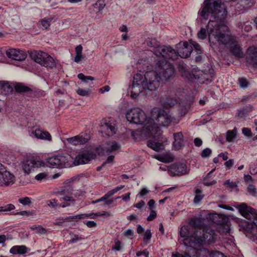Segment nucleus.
<instances>
[{"instance_id":"bb28decb","label":"nucleus","mask_w":257,"mask_h":257,"mask_svg":"<svg viewBox=\"0 0 257 257\" xmlns=\"http://www.w3.org/2000/svg\"><path fill=\"white\" fill-rule=\"evenodd\" d=\"M147 146L156 152H160L164 150V146L162 143L156 142L154 140L148 141Z\"/></svg>"},{"instance_id":"aec40b11","label":"nucleus","mask_w":257,"mask_h":257,"mask_svg":"<svg viewBox=\"0 0 257 257\" xmlns=\"http://www.w3.org/2000/svg\"><path fill=\"white\" fill-rule=\"evenodd\" d=\"M246 61L254 67H257V48L249 47L246 51Z\"/></svg>"},{"instance_id":"4c0bfd02","label":"nucleus","mask_w":257,"mask_h":257,"mask_svg":"<svg viewBox=\"0 0 257 257\" xmlns=\"http://www.w3.org/2000/svg\"><path fill=\"white\" fill-rule=\"evenodd\" d=\"M252 4V0H238V5L243 8L249 7Z\"/></svg>"},{"instance_id":"5701e85b","label":"nucleus","mask_w":257,"mask_h":257,"mask_svg":"<svg viewBox=\"0 0 257 257\" xmlns=\"http://www.w3.org/2000/svg\"><path fill=\"white\" fill-rule=\"evenodd\" d=\"M173 146L176 150H179L184 146V137L182 132L174 133Z\"/></svg>"},{"instance_id":"de8ad7c7","label":"nucleus","mask_w":257,"mask_h":257,"mask_svg":"<svg viewBox=\"0 0 257 257\" xmlns=\"http://www.w3.org/2000/svg\"><path fill=\"white\" fill-rule=\"evenodd\" d=\"M211 153V150L207 148L202 151L201 156L202 158H207L209 157Z\"/></svg>"},{"instance_id":"6e6d98bb","label":"nucleus","mask_w":257,"mask_h":257,"mask_svg":"<svg viewBox=\"0 0 257 257\" xmlns=\"http://www.w3.org/2000/svg\"><path fill=\"white\" fill-rule=\"evenodd\" d=\"M157 216V213L155 211L152 210L150 213V215L147 217L148 221H152L154 220Z\"/></svg>"},{"instance_id":"5fc2aeb1","label":"nucleus","mask_w":257,"mask_h":257,"mask_svg":"<svg viewBox=\"0 0 257 257\" xmlns=\"http://www.w3.org/2000/svg\"><path fill=\"white\" fill-rule=\"evenodd\" d=\"M48 205L51 208H56L58 206L55 199L48 201Z\"/></svg>"},{"instance_id":"bf43d9fd","label":"nucleus","mask_w":257,"mask_h":257,"mask_svg":"<svg viewBox=\"0 0 257 257\" xmlns=\"http://www.w3.org/2000/svg\"><path fill=\"white\" fill-rule=\"evenodd\" d=\"M149 252L147 249L144 250L142 251H138L136 253V255L137 256H140L141 255H144L145 257H149Z\"/></svg>"},{"instance_id":"69168bd1","label":"nucleus","mask_w":257,"mask_h":257,"mask_svg":"<svg viewBox=\"0 0 257 257\" xmlns=\"http://www.w3.org/2000/svg\"><path fill=\"white\" fill-rule=\"evenodd\" d=\"M114 158V156L111 155V156H108V158H107L106 160L103 163V165H106V164L110 163H113Z\"/></svg>"},{"instance_id":"3c124183","label":"nucleus","mask_w":257,"mask_h":257,"mask_svg":"<svg viewBox=\"0 0 257 257\" xmlns=\"http://www.w3.org/2000/svg\"><path fill=\"white\" fill-rule=\"evenodd\" d=\"M112 249L116 251H119L121 249V242L117 240L115 241V244L112 246Z\"/></svg>"},{"instance_id":"0e129e2a","label":"nucleus","mask_w":257,"mask_h":257,"mask_svg":"<svg viewBox=\"0 0 257 257\" xmlns=\"http://www.w3.org/2000/svg\"><path fill=\"white\" fill-rule=\"evenodd\" d=\"M224 184L228 185L229 186V187H230L231 188H234L236 187L237 186L235 183L233 182H230V181L229 180H226Z\"/></svg>"},{"instance_id":"20e7f679","label":"nucleus","mask_w":257,"mask_h":257,"mask_svg":"<svg viewBox=\"0 0 257 257\" xmlns=\"http://www.w3.org/2000/svg\"><path fill=\"white\" fill-rule=\"evenodd\" d=\"M198 14L201 18L207 20L210 15V20L213 25L221 23L225 19L227 14L225 6L221 0H204L203 6Z\"/></svg>"},{"instance_id":"72a5a7b5","label":"nucleus","mask_w":257,"mask_h":257,"mask_svg":"<svg viewBox=\"0 0 257 257\" xmlns=\"http://www.w3.org/2000/svg\"><path fill=\"white\" fill-rule=\"evenodd\" d=\"M31 229L35 230L36 233L40 235L45 234L47 232L46 229L41 225H33L31 227Z\"/></svg>"},{"instance_id":"393cba45","label":"nucleus","mask_w":257,"mask_h":257,"mask_svg":"<svg viewBox=\"0 0 257 257\" xmlns=\"http://www.w3.org/2000/svg\"><path fill=\"white\" fill-rule=\"evenodd\" d=\"M34 134L36 138L39 139L45 140L49 141L52 139L51 136L49 132L42 131L40 129H36L34 132Z\"/></svg>"},{"instance_id":"2eb2a0df","label":"nucleus","mask_w":257,"mask_h":257,"mask_svg":"<svg viewBox=\"0 0 257 257\" xmlns=\"http://www.w3.org/2000/svg\"><path fill=\"white\" fill-rule=\"evenodd\" d=\"M73 188L70 185L65 186L61 191L56 193L57 196L61 201L75 202V200L70 196L73 193Z\"/></svg>"},{"instance_id":"e2e57ef3","label":"nucleus","mask_w":257,"mask_h":257,"mask_svg":"<svg viewBox=\"0 0 257 257\" xmlns=\"http://www.w3.org/2000/svg\"><path fill=\"white\" fill-rule=\"evenodd\" d=\"M233 159H230L228 161H226L224 163V165L228 169H230L233 166Z\"/></svg>"},{"instance_id":"f257e3e1","label":"nucleus","mask_w":257,"mask_h":257,"mask_svg":"<svg viewBox=\"0 0 257 257\" xmlns=\"http://www.w3.org/2000/svg\"><path fill=\"white\" fill-rule=\"evenodd\" d=\"M175 75V69L172 63L166 60L159 61L156 65L155 72L147 71L144 76L139 73L135 75L132 85L129 87L131 96L136 98L144 90L155 91L160 85L158 78L165 82L172 80Z\"/></svg>"},{"instance_id":"dca6fc26","label":"nucleus","mask_w":257,"mask_h":257,"mask_svg":"<svg viewBox=\"0 0 257 257\" xmlns=\"http://www.w3.org/2000/svg\"><path fill=\"white\" fill-rule=\"evenodd\" d=\"M172 96L173 98H166L163 102V105L166 107H171L175 105L178 102V99L180 100L182 98L180 97L182 96V90L180 88L173 89L171 91Z\"/></svg>"},{"instance_id":"ddd939ff","label":"nucleus","mask_w":257,"mask_h":257,"mask_svg":"<svg viewBox=\"0 0 257 257\" xmlns=\"http://www.w3.org/2000/svg\"><path fill=\"white\" fill-rule=\"evenodd\" d=\"M240 214L247 219H257V212L255 210L246 203H242L235 207Z\"/></svg>"},{"instance_id":"7ed1b4c3","label":"nucleus","mask_w":257,"mask_h":257,"mask_svg":"<svg viewBox=\"0 0 257 257\" xmlns=\"http://www.w3.org/2000/svg\"><path fill=\"white\" fill-rule=\"evenodd\" d=\"M172 122V117L169 111L163 109L154 107L151 112V117L146 124V130L149 136H156L160 134V126L168 127Z\"/></svg>"},{"instance_id":"473e14b6","label":"nucleus","mask_w":257,"mask_h":257,"mask_svg":"<svg viewBox=\"0 0 257 257\" xmlns=\"http://www.w3.org/2000/svg\"><path fill=\"white\" fill-rule=\"evenodd\" d=\"M6 55L7 57L11 60L16 61V49H9L6 51Z\"/></svg>"},{"instance_id":"4468645a","label":"nucleus","mask_w":257,"mask_h":257,"mask_svg":"<svg viewBox=\"0 0 257 257\" xmlns=\"http://www.w3.org/2000/svg\"><path fill=\"white\" fill-rule=\"evenodd\" d=\"M96 157L95 154L87 150H83L76 156L74 163L75 165L88 163Z\"/></svg>"},{"instance_id":"49530a36","label":"nucleus","mask_w":257,"mask_h":257,"mask_svg":"<svg viewBox=\"0 0 257 257\" xmlns=\"http://www.w3.org/2000/svg\"><path fill=\"white\" fill-rule=\"evenodd\" d=\"M83 239V238L77 234H72L71 235V238L69 240V242L71 243H74L78 241H80Z\"/></svg>"},{"instance_id":"412c9836","label":"nucleus","mask_w":257,"mask_h":257,"mask_svg":"<svg viewBox=\"0 0 257 257\" xmlns=\"http://www.w3.org/2000/svg\"><path fill=\"white\" fill-rule=\"evenodd\" d=\"M14 89L16 90V84L12 85L8 81H0V93L7 95L11 93Z\"/></svg>"},{"instance_id":"e433bc0d","label":"nucleus","mask_w":257,"mask_h":257,"mask_svg":"<svg viewBox=\"0 0 257 257\" xmlns=\"http://www.w3.org/2000/svg\"><path fill=\"white\" fill-rule=\"evenodd\" d=\"M30 250V248L27 247L25 245H17V254H24Z\"/></svg>"},{"instance_id":"a18cd8bd","label":"nucleus","mask_w":257,"mask_h":257,"mask_svg":"<svg viewBox=\"0 0 257 257\" xmlns=\"http://www.w3.org/2000/svg\"><path fill=\"white\" fill-rule=\"evenodd\" d=\"M52 19H44L41 21V24L44 29H47L50 26V22Z\"/></svg>"},{"instance_id":"a211bd4d","label":"nucleus","mask_w":257,"mask_h":257,"mask_svg":"<svg viewBox=\"0 0 257 257\" xmlns=\"http://www.w3.org/2000/svg\"><path fill=\"white\" fill-rule=\"evenodd\" d=\"M168 170L172 175H183L187 173V167L184 163L173 164L168 166Z\"/></svg>"},{"instance_id":"c03bdc74","label":"nucleus","mask_w":257,"mask_h":257,"mask_svg":"<svg viewBox=\"0 0 257 257\" xmlns=\"http://www.w3.org/2000/svg\"><path fill=\"white\" fill-rule=\"evenodd\" d=\"M238 84L240 87L242 88H246L248 86V83L245 78H240L238 80Z\"/></svg>"},{"instance_id":"6e6552de","label":"nucleus","mask_w":257,"mask_h":257,"mask_svg":"<svg viewBox=\"0 0 257 257\" xmlns=\"http://www.w3.org/2000/svg\"><path fill=\"white\" fill-rule=\"evenodd\" d=\"M32 60L42 66L51 68L56 67L54 59L47 53L42 51H34L29 53Z\"/></svg>"},{"instance_id":"a19ab883","label":"nucleus","mask_w":257,"mask_h":257,"mask_svg":"<svg viewBox=\"0 0 257 257\" xmlns=\"http://www.w3.org/2000/svg\"><path fill=\"white\" fill-rule=\"evenodd\" d=\"M77 93L82 96H88L91 93L90 89L84 90L82 88H78L76 91Z\"/></svg>"},{"instance_id":"338daca9","label":"nucleus","mask_w":257,"mask_h":257,"mask_svg":"<svg viewBox=\"0 0 257 257\" xmlns=\"http://www.w3.org/2000/svg\"><path fill=\"white\" fill-rule=\"evenodd\" d=\"M194 143L195 145L197 147H200L202 145V140L198 138H196L194 139Z\"/></svg>"},{"instance_id":"603ef678","label":"nucleus","mask_w":257,"mask_h":257,"mask_svg":"<svg viewBox=\"0 0 257 257\" xmlns=\"http://www.w3.org/2000/svg\"><path fill=\"white\" fill-rule=\"evenodd\" d=\"M33 214H34V213L32 211H22L17 212V215H21L22 216H30L33 215Z\"/></svg>"},{"instance_id":"1a4fd4ad","label":"nucleus","mask_w":257,"mask_h":257,"mask_svg":"<svg viewBox=\"0 0 257 257\" xmlns=\"http://www.w3.org/2000/svg\"><path fill=\"white\" fill-rule=\"evenodd\" d=\"M126 118L131 123L145 124V128H146V124L147 123L148 119H147L145 113L142 109L135 107L128 110L126 113Z\"/></svg>"},{"instance_id":"a878e982","label":"nucleus","mask_w":257,"mask_h":257,"mask_svg":"<svg viewBox=\"0 0 257 257\" xmlns=\"http://www.w3.org/2000/svg\"><path fill=\"white\" fill-rule=\"evenodd\" d=\"M120 148L119 144L116 142H112L107 144L106 146L104 148L103 151L108 155L113 151L118 150Z\"/></svg>"},{"instance_id":"37998d69","label":"nucleus","mask_w":257,"mask_h":257,"mask_svg":"<svg viewBox=\"0 0 257 257\" xmlns=\"http://www.w3.org/2000/svg\"><path fill=\"white\" fill-rule=\"evenodd\" d=\"M19 202L21 203L23 205H28L30 206L32 203L31 199L28 197H25L21 198L19 199Z\"/></svg>"},{"instance_id":"f03ea898","label":"nucleus","mask_w":257,"mask_h":257,"mask_svg":"<svg viewBox=\"0 0 257 257\" xmlns=\"http://www.w3.org/2000/svg\"><path fill=\"white\" fill-rule=\"evenodd\" d=\"M206 27L209 43L212 47L217 42L219 45H223L229 47L230 52L235 57H243L242 48L236 42L235 38L231 35H225L224 33L225 26L221 23L213 25L211 21L208 22Z\"/></svg>"},{"instance_id":"423d86ee","label":"nucleus","mask_w":257,"mask_h":257,"mask_svg":"<svg viewBox=\"0 0 257 257\" xmlns=\"http://www.w3.org/2000/svg\"><path fill=\"white\" fill-rule=\"evenodd\" d=\"M205 226L202 220L198 218L191 219L189 225H183L180 229V235L184 238H194L199 233H201V231Z\"/></svg>"},{"instance_id":"9d476101","label":"nucleus","mask_w":257,"mask_h":257,"mask_svg":"<svg viewBox=\"0 0 257 257\" xmlns=\"http://www.w3.org/2000/svg\"><path fill=\"white\" fill-rule=\"evenodd\" d=\"M70 159V156L68 154L58 155L49 157L47 159V162L49 167L63 168L70 165L69 162Z\"/></svg>"},{"instance_id":"f3484780","label":"nucleus","mask_w":257,"mask_h":257,"mask_svg":"<svg viewBox=\"0 0 257 257\" xmlns=\"http://www.w3.org/2000/svg\"><path fill=\"white\" fill-rule=\"evenodd\" d=\"M2 164L0 163V167ZM14 176L4 169H0V186H9L14 183Z\"/></svg>"},{"instance_id":"680f3d73","label":"nucleus","mask_w":257,"mask_h":257,"mask_svg":"<svg viewBox=\"0 0 257 257\" xmlns=\"http://www.w3.org/2000/svg\"><path fill=\"white\" fill-rule=\"evenodd\" d=\"M75 202H71L69 201H65V202L62 203L59 205L60 207H62V208H65L67 206H69L70 205H74Z\"/></svg>"},{"instance_id":"ea45409f","label":"nucleus","mask_w":257,"mask_h":257,"mask_svg":"<svg viewBox=\"0 0 257 257\" xmlns=\"http://www.w3.org/2000/svg\"><path fill=\"white\" fill-rule=\"evenodd\" d=\"M77 77L84 83H86L88 80L92 81L94 79V77L91 76H85L83 73L78 74Z\"/></svg>"},{"instance_id":"0eeeda50","label":"nucleus","mask_w":257,"mask_h":257,"mask_svg":"<svg viewBox=\"0 0 257 257\" xmlns=\"http://www.w3.org/2000/svg\"><path fill=\"white\" fill-rule=\"evenodd\" d=\"M147 45L153 48L152 51L157 56H162L165 59H174L177 57L172 47L169 46H160L155 39H152L147 41Z\"/></svg>"},{"instance_id":"39448f33","label":"nucleus","mask_w":257,"mask_h":257,"mask_svg":"<svg viewBox=\"0 0 257 257\" xmlns=\"http://www.w3.org/2000/svg\"><path fill=\"white\" fill-rule=\"evenodd\" d=\"M215 231L211 227L206 226L201 231V234H198L194 238H184L183 243L186 246V248L193 251V255L198 254V250L197 247L201 245L209 244L213 243L216 239Z\"/></svg>"},{"instance_id":"052dcab7","label":"nucleus","mask_w":257,"mask_h":257,"mask_svg":"<svg viewBox=\"0 0 257 257\" xmlns=\"http://www.w3.org/2000/svg\"><path fill=\"white\" fill-rule=\"evenodd\" d=\"M145 205V203L144 201L142 200L139 203L134 205V207H136L139 209H141Z\"/></svg>"},{"instance_id":"79ce46f5","label":"nucleus","mask_w":257,"mask_h":257,"mask_svg":"<svg viewBox=\"0 0 257 257\" xmlns=\"http://www.w3.org/2000/svg\"><path fill=\"white\" fill-rule=\"evenodd\" d=\"M198 37L202 40H204L207 37V32L205 28H201L197 33Z\"/></svg>"},{"instance_id":"6ab92c4d","label":"nucleus","mask_w":257,"mask_h":257,"mask_svg":"<svg viewBox=\"0 0 257 257\" xmlns=\"http://www.w3.org/2000/svg\"><path fill=\"white\" fill-rule=\"evenodd\" d=\"M21 95L26 97H32L34 95L33 90L22 83H17V99Z\"/></svg>"},{"instance_id":"f704fd0d","label":"nucleus","mask_w":257,"mask_h":257,"mask_svg":"<svg viewBox=\"0 0 257 257\" xmlns=\"http://www.w3.org/2000/svg\"><path fill=\"white\" fill-rule=\"evenodd\" d=\"M27 57L26 52L22 50L17 49V62L24 61Z\"/></svg>"},{"instance_id":"13d9d810","label":"nucleus","mask_w":257,"mask_h":257,"mask_svg":"<svg viewBox=\"0 0 257 257\" xmlns=\"http://www.w3.org/2000/svg\"><path fill=\"white\" fill-rule=\"evenodd\" d=\"M130 195H131V193H128L125 194L124 195H122L120 197H117L116 198V199H119V198H122V199L124 201L127 202V201H129L130 199Z\"/></svg>"},{"instance_id":"cd10ccee","label":"nucleus","mask_w":257,"mask_h":257,"mask_svg":"<svg viewBox=\"0 0 257 257\" xmlns=\"http://www.w3.org/2000/svg\"><path fill=\"white\" fill-rule=\"evenodd\" d=\"M237 128L234 127L232 130H228L226 134V141L227 142H231L235 139L237 135Z\"/></svg>"},{"instance_id":"774afa93","label":"nucleus","mask_w":257,"mask_h":257,"mask_svg":"<svg viewBox=\"0 0 257 257\" xmlns=\"http://www.w3.org/2000/svg\"><path fill=\"white\" fill-rule=\"evenodd\" d=\"M85 224L87 227L91 228L95 227L96 225V223L93 221H87L86 222Z\"/></svg>"},{"instance_id":"f8f14e48","label":"nucleus","mask_w":257,"mask_h":257,"mask_svg":"<svg viewBox=\"0 0 257 257\" xmlns=\"http://www.w3.org/2000/svg\"><path fill=\"white\" fill-rule=\"evenodd\" d=\"M176 46L177 50L176 51L174 49V51L177 55V57L175 59H172V60L177 59L179 56L181 58H186L190 56L191 53L192 52V45H190L189 42H184L183 44L180 43Z\"/></svg>"},{"instance_id":"58836bf2","label":"nucleus","mask_w":257,"mask_h":257,"mask_svg":"<svg viewBox=\"0 0 257 257\" xmlns=\"http://www.w3.org/2000/svg\"><path fill=\"white\" fill-rule=\"evenodd\" d=\"M190 45H192V48H194L197 54L202 53V49L200 46L196 42L191 40L189 41Z\"/></svg>"},{"instance_id":"c9c22d12","label":"nucleus","mask_w":257,"mask_h":257,"mask_svg":"<svg viewBox=\"0 0 257 257\" xmlns=\"http://www.w3.org/2000/svg\"><path fill=\"white\" fill-rule=\"evenodd\" d=\"M91 215V214H81L75 216H70L65 218L66 220L70 219H80L88 217Z\"/></svg>"},{"instance_id":"4d7b16f0","label":"nucleus","mask_w":257,"mask_h":257,"mask_svg":"<svg viewBox=\"0 0 257 257\" xmlns=\"http://www.w3.org/2000/svg\"><path fill=\"white\" fill-rule=\"evenodd\" d=\"M152 237V233L151 232L150 229H147L144 235V239H146L147 240H150Z\"/></svg>"},{"instance_id":"8fccbe9b","label":"nucleus","mask_w":257,"mask_h":257,"mask_svg":"<svg viewBox=\"0 0 257 257\" xmlns=\"http://www.w3.org/2000/svg\"><path fill=\"white\" fill-rule=\"evenodd\" d=\"M47 175V174L46 173L42 172V173H40L38 174V175H37L35 177V178L37 181H41L43 179L45 178L46 177Z\"/></svg>"},{"instance_id":"09e8293b","label":"nucleus","mask_w":257,"mask_h":257,"mask_svg":"<svg viewBox=\"0 0 257 257\" xmlns=\"http://www.w3.org/2000/svg\"><path fill=\"white\" fill-rule=\"evenodd\" d=\"M242 133L245 136L248 137H251L253 136L251 130L247 127H243L242 128Z\"/></svg>"},{"instance_id":"4be33fe9","label":"nucleus","mask_w":257,"mask_h":257,"mask_svg":"<svg viewBox=\"0 0 257 257\" xmlns=\"http://www.w3.org/2000/svg\"><path fill=\"white\" fill-rule=\"evenodd\" d=\"M102 132H103L108 136H111L116 133V128L114 123L111 122H101L100 126Z\"/></svg>"},{"instance_id":"7c9ffc66","label":"nucleus","mask_w":257,"mask_h":257,"mask_svg":"<svg viewBox=\"0 0 257 257\" xmlns=\"http://www.w3.org/2000/svg\"><path fill=\"white\" fill-rule=\"evenodd\" d=\"M106 4L104 0H98L94 5L93 7L95 9V12L98 13L102 10H103Z\"/></svg>"},{"instance_id":"2f4dec72","label":"nucleus","mask_w":257,"mask_h":257,"mask_svg":"<svg viewBox=\"0 0 257 257\" xmlns=\"http://www.w3.org/2000/svg\"><path fill=\"white\" fill-rule=\"evenodd\" d=\"M195 196L194 198L195 203H199L204 198V195L202 194V191L198 188L195 190Z\"/></svg>"},{"instance_id":"b1692460","label":"nucleus","mask_w":257,"mask_h":257,"mask_svg":"<svg viewBox=\"0 0 257 257\" xmlns=\"http://www.w3.org/2000/svg\"><path fill=\"white\" fill-rule=\"evenodd\" d=\"M89 138L82 136H76L68 139V142L73 145L85 144L88 142Z\"/></svg>"},{"instance_id":"c85d7f7f","label":"nucleus","mask_w":257,"mask_h":257,"mask_svg":"<svg viewBox=\"0 0 257 257\" xmlns=\"http://www.w3.org/2000/svg\"><path fill=\"white\" fill-rule=\"evenodd\" d=\"M82 47L81 45H78L75 48L76 56L74 58L75 62L78 63L82 60L84 57L82 55Z\"/></svg>"},{"instance_id":"864d4df0","label":"nucleus","mask_w":257,"mask_h":257,"mask_svg":"<svg viewBox=\"0 0 257 257\" xmlns=\"http://www.w3.org/2000/svg\"><path fill=\"white\" fill-rule=\"evenodd\" d=\"M249 172L252 175L257 173V165L255 164H251L249 166Z\"/></svg>"},{"instance_id":"9b49d317","label":"nucleus","mask_w":257,"mask_h":257,"mask_svg":"<svg viewBox=\"0 0 257 257\" xmlns=\"http://www.w3.org/2000/svg\"><path fill=\"white\" fill-rule=\"evenodd\" d=\"M44 165V163L39 158L31 156L23 162V169L25 173L30 174Z\"/></svg>"},{"instance_id":"c756f323","label":"nucleus","mask_w":257,"mask_h":257,"mask_svg":"<svg viewBox=\"0 0 257 257\" xmlns=\"http://www.w3.org/2000/svg\"><path fill=\"white\" fill-rule=\"evenodd\" d=\"M186 249H187L188 250V252H185L184 253V254H181L180 253H179V252H173L172 253V257H192V256H197L198 255V254H197L196 255H193V254L194 253V252H193V251L192 250H188V249H187L186 248Z\"/></svg>"}]
</instances>
